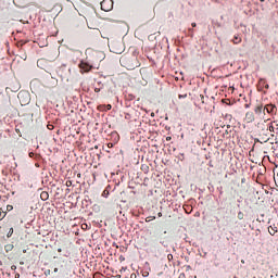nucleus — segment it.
I'll list each match as a JSON object with an SVG mask.
<instances>
[{"label":"nucleus","mask_w":278,"mask_h":278,"mask_svg":"<svg viewBox=\"0 0 278 278\" xmlns=\"http://www.w3.org/2000/svg\"><path fill=\"white\" fill-rule=\"evenodd\" d=\"M17 98L22 105H27L29 103V101H31L29 92H27V91H20L17 94Z\"/></svg>","instance_id":"2"},{"label":"nucleus","mask_w":278,"mask_h":278,"mask_svg":"<svg viewBox=\"0 0 278 278\" xmlns=\"http://www.w3.org/2000/svg\"><path fill=\"white\" fill-rule=\"evenodd\" d=\"M237 218H238L239 220H244V213H242V211H240V212L238 213V215H237Z\"/></svg>","instance_id":"13"},{"label":"nucleus","mask_w":278,"mask_h":278,"mask_svg":"<svg viewBox=\"0 0 278 278\" xmlns=\"http://www.w3.org/2000/svg\"><path fill=\"white\" fill-rule=\"evenodd\" d=\"M58 252H59V253H62V249H59Z\"/></svg>","instance_id":"28"},{"label":"nucleus","mask_w":278,"mask_h":278,"mask_svg":"<svg viewBox=\"0 0 278 278\" xmlns=\"http://www.w3.org/2000/svg\"><path fill=\"white\" fill-rule=\"evenodd\" d=\"M185 97H186V94L185 96L179 94V99H185Z\"/></svg>","instance_id":"25"},{"label":"nucleus","mask_w":278,"mask_h":278,"mask_svg":"<svg viewBox=\"0 0 278 278\" xmlns=\"http://www.w3.org/2000/svg\"><path fill=\"white\" fill-rule=\"evenodd\" d=\"M40 199L42 201H47L49 199V192H47V191L41 192Z\"/></svg>","instance_id":"10"},{"label":"nucleus","mask_w":278,"mask_h":278,"mask_svg":"<svg viewBox=\"0 0 278 278\" xmlns=\"http://www.w3.org/2000/svg\"><path fill=\"white\" fill-rule=\"evenodd\" d=\"M278 232V228L277 225H271L268 227V233H270L271 236H275Z\"/></svg>","instance_id":"8"},{"label":"nucleus","mask_w":278,"mask_h":278,"mask_svg":"<svg viewBox=\"0 0 278 278\" xmlns=\"http://www.w3.org/2000/svg\"><path fill=\"white\" fill-rule=\"evenodd\" d=\"M58 270H59L58 267H55V268H54V273H58Z\"/></svg>","instance_id":"27"},{"label":"nucleus","mask_w":278,"mask_h":278,"mask_svg":"<svg viewBox=\"0 0 278 278\" xmlns=\"http://www.w3.org/2000/svg\"><path fill=\"white\" fill-rule=\"evenodd\" d=\"M264 88H266V90H268V88H270V86L268 84L265 83Z\"/></svg>","instance_id":"20"},{"label":"nucleus","mask_w":278,"mask_h":278,"mask_svg":"<svg viewBox=\"0 0 278 278\" xmlns=\"http://www.w3.org/2000/svg\"><path fill=\"white\" fill-rule=\"evenodd\" d=\"M135 277H136V275H131V276H130V278H135Z\"/></svg>","instance_id":"29"},{"label":"nucleus","mask_w":278,"mask_h":278,"mask_svg":"<svg viewBox=\"0 0 278 278\" xmlns=\"http://www.w3.org/2000/svg\"><path fill=\"white\" fill-rule=\"evenodd\" d=\"M159 218H162V212L157 213Z\"/></svg>","instance_id":"23"},{"label":"nucleus","mask_w":278,"mask_h":278,"mask_svg":"<svg viewBox=\"0 0 278 278\" xmlns=\"http://www.w3.org/2000/svg\"><path fill=\"white\" fill-rule=\"evenodd\" d=\"M78 66L84 73H90V71H92V65L85 61H80Z\"/></svg>","instance_id":"3"},{"label":"nucleus","mask_w":278,"mask_h":278,"mask_svg":"<svg viewBox=\"0 0 278 278\" xmlns=\"http://www.w3.org/2000/svg\"><path fill=\"white\" fill-rule=\"evenodd\" d=\"M265 85H266V79L261 78V79L258 80V86H261V88H262V87H264Z\"/></svg>","instance_id":"14"},{"label":"nucleus","mask_w":278,"mask_h":278,"mask_svg":"<svg viewBox=\"0 0 278 278\" xmlns=\"http://www.w3.org/2000/svg\"><path fill=\"white\" fill-rule=\"evenodd\" d=\"M65 186H66L67 188H71V186H73V181L67 180V181L65 182Z\"/></svg>","instance_id":"18"},{"label":"nucleus","mask_w":278,"mask_h":278,"mask_svg":"<svg viewBox=\"0 0 278 278\" xmlns=\"http://www.w3.org/2000/svg\"><path fill=\"white\" fill-rule=\"evenodd\" d=\"M232 42L233 45H240V42H242V37H240V35H235L232 38Z\"/></svg>","instance_id":"9"},{"label":"nucleus","mask_w":278,"mask_h":278,"mask_svg":"<svg viewBox=\"0 0 278 278\" xmlns=\"http://www.w3.org/2000/svg\"><path fill=\"white\" fill-rule=\"evenodd\" d=\"M264 111L267 112V114H277V105H275V104H266L264 106Z\"/></svg>","instance_id":"5"},{"label":"nucleus","mask_w":278,"mask_h":278,"mask_svg":"<svg viewBox=\"0 0 278 278\" xmlns=\"http://www.w3.org/2000/svg\"><path fill=\"white\" fill-rule=\"evenodd\" d=\"M243 121L247 124L255 123V113H253V111H248Z\"/></svg>","instance_id":"4"},{"label":"nucleus","mask_w":278,"mask_h":278,"mask_svg":"<svg viewBox=\"0 0 278 278\" xmlns=\"http://www.w3.org/2000/svg\"><path fill=\"white\" fill-rule=\"evenodd\" d=\"M254 112L255 114H266V111H264V105L263 104H257L255 108H254Z\"/></svg>","instance_id":"7"},{"label":"nucleus","mask_w":278,"mask_h":278,"mask_svg":"<svg viewBox=\"0 0 278 278\" xmlns=\"http://www.w3.org/2000/svg\"><path fill=\"white\" fill-rule=\"evenodd\" d=\"M261 1V3H264V1H266V0H260Z\"/></svg>","instance_id":"31"},{"label":"nucleus","mask_w":278,"mask_h":278,"mask_svg":"<svg viewBox=\"0 0 278 278\" xmlns=\"http://www.w3.org/2000/svg\"><path fill=\"white\" fill-rule=\"evenodd\" d=\"M271 134L278 135V124L277 122L270 123L269 127L267 128Z\"/></svg>","instance_id":"6"},{"label":"nucleus","mask_w":278,"mask_h":278,"mask_svg":"<svg viewBox=\"0 0 278 278\" xmlns=\"http://www.w3.org/2000/svg\"><path fill=\"white\" fill-rule=\"evenodd\" d=\"M233 278H238V276H235Z\"/></svg>","instance_id":"34"},{"label":"nucleus","mask_w":278,"mask_h":278,"mask_svg":"<svg viewBox=\"0 0 278 278\" xmlns=\"http://www.w3.org/2000/svg\"><path fill=\"white\" fill-rule=\"evenodd\" d=\"M245 108H249V104H247Z\"/></svg>","instance_id":"33"},{"label":"nucleus","mask_w":278,"mask_h":278,"mask_svg":"<svg viewBox=\"0 0 278 278\" xmlns=\"http://www.w3.org/2000/svg\"><path fill=\"white\" fill-rule=\"evenodd\" d=\"M108 110H112V105L111 104L108 105Z\"/></svg>","instance_id":"26"},{"label":"nucleus","mask_w":278,"mask_h":278,"mask_svg":"<svg viewBox=\"0 0 278 278\" xmlns=\"http://www.w3.org/2000/svg\"><path fill=\"white\" fill-rule=\"evenodd\" d=\"M81 229H84V230L88 229V224H83Z\"/></svg>","instance_id":"19"},{"label":"nucleus","mask_w":278,"mask_h":278,"mask_svg":"<svg viewBox=\"0 0 278 278\" xmlns=\"http://www.w3.org/2000/svg\"><path fill=\"white\" fill-rule=\"evenodd\" d=\"M170 140H173L172 137H166V141H167V142H170Z\"/></svg>","instance_id":"21"},{"label":"nucleus","mask_w":278,"mask_h":278,"mask_svg":"<svg viewBox=\"0 0 278 278\" xmlns=\"http://www.w3.org/2000/svg\"><path fill=\"white\" fill-rule=\"evenodd\" d=\"M151 220H155V216H149L146 218V223H151Z\"/></svg>","instance_id":"16"},{"label":"nucleus","mask_w":278,"mask_h":278,"mask_svg":"<svg viewBox=\"0 0 278 278\" xmlns=\"http://www.w3.org/2000/svg\"><path fill=\"white\" fill-rule=\"evenodd\" d=\"M135 277H136V275H131V276H130V278H135Z\"/></svg>","instance_id":"30"},{"label":"nucleus","mask_w":278,"mask_h":278,"mask_svg":"<svg viewBox=\"0 0 278 278\" xmlns=\"http://www.w3.org/2000/svg\"><path fill=\"white\" fill-rule=\"evenodd\" d=\"M13 233H14V228H10V230L7 235V238H12Z\"/></svg>","instance_id":"15"},{"label":"nucleus","mask_w":278,"mask_h":278,"mask_svg":"<svg viewBox=\"0 0 278 278\" xmlns=\"http://www.w3.org/2000/svg\"><path fill=\"white\" fill-rule=\"evenodd\" d=\"M43 275H45L46 277H49V275H51V269H46V270L43 271Z\"/></svg>","instance_id":"17"},{"label":"nucleus","mask_w":278,"mask_h":278,"mask_svg":"<svg viewBox=\"0 0 278 278\" xmlns=\"http://www.w3.org/2000/svg\"><path fill=\"white\" fill-rule=\"evenodd\" d=\"M108 147H109V149H112V147H114V144L113 143H109Z\"/></svg>","instance_id":"22"},{"label":"nucleus","mask_w":278,"mask_h":278,"mask_svg":"<svg viewBox=\"0 0 278 278\" xmlns=\"http://www.w3.org/2000/svg\"><path fill=\"white\" fill-rule=\"evenodd\" d=\"M14 249V244H7L5 247H4V251L7 252V253H10V251H12Z\"/></svg>","instance_id":"12"},{"label":"nucleus","mask_w":278,"mask_h":278,"mask_svg":"<svg viewBox=\"0 0 278 278\" xmlns=\"http://www.w3.org/2000/svg\"><path fill=\"white\" fill-rule=\"evenodd\" d=\"M103 90V84L101 81L98 83V87L94 88V92H101Z\"/></svg>","instance_id":"11"},{"label":"nucleus","mask_w":278,"mask_h":278,"mask_svg":"<svg viewBox=\"0 0 278 278\" xmlns=\"http://www.w3.org/2000/svg\"><path fill=\"white\" fill-rule=\"evenodd\" d=\"M119 62L124 68H127V71H134L140 66V61H138V58L134 54L122 56Z\"/></svg>","instance_id":"1"},{"label":"nucleus","mask_w":278,"mask_h":278,"mask_svg":"<svg viewBox=\"0 0 278 278\" xmlns=\"http://www.w3.org/2000/svg\"><path fill=\"white\" fill-rule=\"evenodd\" d=\"M241 264H244V260H241Z\"/></svg>","instance_id":"32"},{"label":"nucleus","mask_w":278,"mask_h":278,"mask_svg":"<svg viewBox=\"0 0 278 278\" xmlns=\"http://www.w3.org/2000/svg\"><path fill=\"white\" fill-rule=\"evenodd\" d=\"M191 26H192V27H197V23L193 22V23L191 24Z\"/></svg>","instance_id":"24"}]
</instances>
